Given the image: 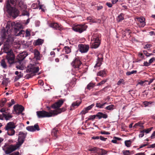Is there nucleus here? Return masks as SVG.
Wrapping results in <instances>:
<instances>
[{"instance_id":"obj_1","label":"nucleus","mask_w":155,"mask_h":155,"mask_svg":"<svg viewBox=\"0 0 155 155\" xmlns=\"http://www.w3.org/2000/svg\"><path fill=\"white\" fill-rule=\"evenodd\" d=\"M9 28L6 27L5 28L2 30L1 31V36L3 39H6L4 43L3 51L7 54L9 53L13 52L11 48V45L14 41L13 37L10 35V30Z\"/></svg>"},{"instance_id":"obj_2","label":"nucleus","mask_w":155,"mask_h":155,"mask_svg":"<svg viewBox=\"0 0 155 155\" xmlns=\"http://www.w3.org/2000/svg\"><path fill=\"white\" fill-rule=\"evenodd\" d=\"M18 0H8L6 3V8L8 14L14 18L19 15V12L17 8Z\"/></svg>"},{"instance_id":"obj_3","label":"nucleus","mask_w":155,"mask_h":155,"mask_svg":"<svg viewBox=\"0 0 155 155\" xmlns=\"http://www.w3.org/2000/svg\"><path fill=\"white\" fill-rule=\"evenodd\" d=\"M39 70L38 67H35L31 64H30L28 66L26 70V71L27 73H29V74H27L25 76V77L27 79L31 78L33 76H35V74L38 72Z\"/></svg>"},{"instance_id":"obj_4","label":"nucleus","mask_w":155,"mask_h":155,"mask_svg":"<svg viewBox=\"0 0 155 155\" xmlns=\"http://www.w3.org/2000/svg\"><path fill=\"white\" fill-rule=\"evenodd\" d=\"M27 54L26 52H23L19 54L17 56L18 61L16 62V68L22 70V61L27 56Z\"/></svg>"},{"instance_id":"obj_5","label":"nucleus","mask_w":155,"mask_h":155,"mask_svg":"<svg viewBox=\"0 0 155 155\" xmlns=\"http://www.w3.org/2000/svg\"><path fill=\"white\" fill-rule=\"evenodd\" d=\"M20 146L17 143L15 145L11 144L8 145L7 144H5L4 147L6 148V150L3 149V150L6 154H9L18 148Z\"/></svg>"},{"instance_id":"obj_6","label":"nucleus","mask_w":155,"mask_h":155,"mask_svg":"<svg viewBox=\"0 0 155 155\" xmlns=\"http://www.w3.org/2000/svg\"><path fill=\"white\" fill-rule=\"evenodd\" d=\"M36 114L38 118L50 117L53 115L52 112H48L45 110L38 111H37Z\"/></svg>"},{"instance_id":"obj_7","label":"nucleus","mask_w":155,"mask_h":155,"mask_svg":"<svg viewBox=\"0 0 155 155\" xmlns=\"http://www.w3.org/2000/svg\"><path fill=\"white\" fill-rule=\"evenodd\" d=\"M87 26L84 25H77L73 27V29L76 32L81 33L86 30Z\"/></svg>"},{"instance_id":"obj_8","label":"nucleus","mask_w":155,"mask_h":155,"mask_svg":"<svg viewBox=\"0 0 155 155\" xmlns=\"http://www.w3.org/2000/svg\"><path fill=\"white\" fill-rule=\"evenodd\" d=\"M15 56L13 52L9 53L8 54H7L6 59L7 60L8 63L10 65L15 63Z\"/></svg>"},{"instance_id":"obj_9","label":"nucleus","mask_w":155,"mask_h":155,"mask_svg":"<svg viewBox=\"0 0 155 155\" xmlns=\"http://www.w3.org/2000/svg\"><path fill=\"white\" fill-rule=\"evenodd\" d=\"M94 37H95V41L91 46V48H97L99 46L101 42L100 35L95 34L94 35Z\"/></svg>"},{"instance_id":"obj_10","label":"nucleus","mask_w":155,"mask_h":155,"mask_svg":"<svg viewBox=\"0 0 155 155\" xmlns=\"http://www.w3.org/2000/svg\"><path fill=\"white\" fill-rule=\"evenodd\" d=\"M27 134V133H24L22 132H20L19 133V136L18 139V142L17 143L20 146H21L24 142Z\"/></svg>"},{"instance_id":"obj_11","label":"nucleus","mask_w":155,"mask_h":155,"mask_svg":"<svg viewBox=\"0 0 155 155\" xmlns=\"http://www.w3.org/2000/svg\"><path fill=\"white\" fill-rule=\"evenodd\" d=\"M66 99H61L58 100L56 102L51 106V107L56 109L59 108L63 104L64 102L65 101Z\"/></svg>"},{"instance_id":"obj_12","label":"nucleus","mask_w":155,"mask_h":155,"mask_svg":"<svg viewBox=\"0 0 155 155\" xmlns=\"http://www.w3.org/2000/svg\"><path fill=\"white\" fill-rule=\"evenodd\" d=\"M82 64L81 62L78 58H75L71 64L73 67L77 70H79Z\"/></svg>"},{"instance_id":"obj_13","label":"nucleus","mask_w":155,"mask_h":155,"mask_svg":"<svg viewBox=\"0 0 155 155\" xmlns=\"http://www.w3.org/2000/svg\"><path fill=\"white\" fill-rule=\"evenodd\" d=\"M13 108L15 113L18 114H21L24 110V108L23 106L18 104L15 105Z\"/></svg>"},{"instance_id":"obj_14","label":"nucleus","mask_w":155,"mask_h":155,"mask_svg":"<svg viewBox=\"0 0 155 155\" xmlns=\"http://www.w3.org/2000/svg\"><path fill=\"white\" fill-rule=\"evenodd\" d=\"M78 50L82 53L87 52L89 50V46L85 44H79L78 45Z\"/></svg>"},{"instance_id":"obj_15","label":"nucleus","mask_w":155,"mask_h":155,"mask_svg":"<svg viewBox=\"0 0 155 155\" xmlns=\"http://www.w3.org/2000/svg\"><path fill=\"white\" fill-rule=\"evenodd\" d=\"M16 7H18L21 11L26 10L27 6L24 1L21 0H18Z\"/></svg>"},{"instance_id":"obj_16","label":"nucleus","mask_w":155,"mask_h":155,"mask_svg":"<svg viewBox=\"0 0 155 155\" xmlns=\"http://www.w3.org/2000/svg\"><path fill=\"white\" fill-rule=\"evenodd\" d=\"M26 129L29 131L34 132L36 130L38 131L40 129L38 124H35L34 126H28L26 127Z\"/></svg>"},{"instance_id":"obj_17","label":"nucleus","mask_w":155,"mask_h":155,"mask_svg":"<svg viewBox=\"0 0 155 155\" xmlns=\"http://www.w3.org/2000/svg\"><path fill=\"white\" fill-rule=\"evenodd\" d=\"M50 27L54 28L56 29H58L60 31H61L63 30V28L62 26L59 24L57 23H52L50 24Z\"/></svg>"},{"instance_id":"obj_18","label":"nucleus","mask_w":155,"mask_h":155,"mask_svg":"<svg viewBox=\"0 0 155 155\" xmlns=\"http://www.w3.org/2000/svg\"><path fill=\"white\" fill-rule=\"evenodd\" d=\"M66 110V107H63L61 108H59L56 109L51 110L53 113V115H55L58 114H60L62 112L65 111Z\"/></svg>"},{"instance_id":"obj_19","label":"nucleus","mask_w":155,"mask_h":155,"mask_svg":"<svg viewBox=\"0 0 155 155\" xmlns=\"http://www.w3.org/2000/svg\"><path fill=\"white\" fill-rule=\"evenodd\" d=\"M16 127L15 123L13 122H10L8 123L5 126L6 130L12 129L15 128Z\"/></svg>"},{"instance_id":"obj_20","label":"nucleus","mask_w":155,"mask_h":155,"mask_svg":"<svg viewBox=\"0 0 155 155\" xmlns=\"http://www.w3.org/2000/svg\"><path fill=\"white\" fill-rule=\"evenodd\" d=\"M96 116L99 119H100L102 118L104 119H106L108 117V116L107 114H104L101 112H98L96 114Z\"/></svg>"},{"instance_id":"obj_21","label":"nucleus","mask_w":155,"mask_h":155,"mask_svg":"<svg viewBox=\"0 0 155 155\" xmlns=\"http://www.w3.org/2000/svg\"><path fill=\"white\" fill-rule=\"evenodd\" d=\"M103 59V58H100L98 57L97 59V63L95 65L94 67L96 68L100 67L102 64V62Z\"/></svg>"},{"instance_id":"obj_22","label":"nucleus","mask_w":155,"mask_h":155,"mask_svg":"<svg viewBox=\"0 0 155 155\" xmlns=\"http://www.w3.org/2000/svg\"><path fill=\"white\" fill-rule=\"evenodd\" d=\"M35 58L37 60H40L41 59L39 52L37 49H35L34 51Z\"/></svg>"},{"instance_id":"obj_23","label":"nucleus","mask_w":155,"mask_h":155,"mask_svg":"<svg viewBox=\"0 0 155 155\" xmlns=\"http://www.w3.org/2000/svg\"><path fill=\"white\" fill-rule=\"evenodd\" d=\"M99 150H100L99 148L95 147H89L88 149V151L92 152L93 153H94L97 152L99 151Z\"/></svg>"},{"instance_id":"obj_24","label":"nucleus","mask_w":155,"mask_h":155,"mask_svg":"<svg viewBox=\"0 0 155 155\" xmlns=\"http://www.w3.org/2000/svg\"><path fill=\"white\" fill-rule=\"evenodd\" d=\"M44 41L43 40L38 38L35 41L34 45H41L43 43Z\"/></svg>"},{"instance_id":"obj_25","label":"nucleus","mask_w":155,"mask_h":155,"mask_svg":"<svg viewBox=\"0 0 155 155\" xmlns=\"http://www.w3.org/2000/svg\"><path fill=\"white\" fill-rule=\"evenodd\" d=\"M106 74V71L105 70H103L101 71L98 72L97 74V76H101L102 77H103L105 76V75Z\"/></svg>"},{"instance_id":"obj_26","label":"nucleus","mask_w":155,"mask_h":155,"mask_svg":"<svg viewBox=\"0 0 155 155\" xmlns=\"http://www.w3.org/2000/svg\"><path fill=\"white\" fill-rule=\"evenodd\" d=\"M124 14L123 13H120V15L117 17V21L118 22H119L123 20L124 19Z\"/></svg>"},{"instance_id":"obj_27","label":"nucleus","mask_w":155,"mask_h":155,"mask_svg":"<svg viewBox=\"0 0 155 155\" xmlns=\"http://www.w3.org/2000/svg\"><path fill=\"white\" fill-rule=\"evenodd\" d=\"M58 130L57 129H54L52 130L51 132L52 135L56 138L57 137V134Z\"/></svg>"},{"instance_id":"obj_28","label":"nucleus","mask_w":155,"mask_h":155,"mask_svg":"<svg viewBox=\"0 0 155 155\" xmlns=\"http://www.w3.org/2000/svg\"><path fill=\"white\" fill-rule=\"evenodd\" d=\"M2 115L6 120H9L12 117V116L9 113L7 114L3 113Z\"/></svg>"},{"instance_id":"obj_29","label":"nucleus","mask_w":155,"mask_h":155,"mask_svg":"<svg viewBox=\"0 0 155 155\" xmlns=\"http://www.w3.org/2000/svg\"><path fill=\"white\" fill-rule=\"evenodd\" d=\"M137 126L140 127H142V129L144 128V127L143 126V123L141 122H139L135 124L133 126V127L136 128L137 127Z\"/></svg>"},{"instance_id":"obj_30","label":"nucleus","mask_w":155,"mask_h":155,"mask_svg":"<svg viewBox=\"0 0 155 155\" xmlns=\"http://www.w3.org/2000/svg\"><path fill=\"white\" fill-rule=\"evenodd\" d=\"M63 50L65 51L66 54H68L70 53L71 52V48L68 46H66L64 47Z\"/></svg>"},{"instance_id":"obj_31","label":"nucleus","mask_w":155,"mask_h":155,"mask_svg":"<svg viewBox=\"0 0 155 155\" xmlns=\"http://www.w3.org/2000/svg\"><path fill=\"white\" fill-rule=\"evenodd\" d=\"M6 130H8L7 134L9 136L13 135L15 134V131L13 129Z\"/></svg>"},{"instance_id":"obj_32","label":"nucleus","mask_w":155,"mask_h":155,"mask_svg":"<svg viewBox=\"0 0 155 155\" xmlns=\"http://www.w3.org/2000/svg\"><path fill=\"white\" fill-rule=\"evenodd\" d=\"M132 143V141L131 140H126L124 142L125 146L127 147H130L131 146Z\"/></svg>"},{"instance_id":"obj_33","label":"nucleus","mask_w":155,"mask_h":155,"mask_svg":"<svg viewBox=\"0 0 155 155\" xmlns=\"http://www.w3.org/2000/svg\"><path fill=\"white\" fill-rule=\"evenodd\" d=\"M81 102L78 101H77L73 103L72 104V106L74 108L77 107L79 106L81 104Z\"/></svg>"},{"instance_id":"obj_34","label":"nucleus","mask_w":155,"mask_h":155,"mask_svg":"<svg viewBox=\"0 0 155 155\" xmlns=\"http://www.w3.org/2000/svg\"><path fill=\"white\" fill-rule=\"evenodd\" d=\"M1 66L4 68H7V66L6 65V63L5 61L3 59L1 62Z\"/></svg>"},{"instance_id":"obj_35","label":"nucleus","mask_w":155,"mask_h":155,"mask_svg":"<svg viewBox=\"0 0 155 155\" xmlns=\"http://www.w3.org/2000/svg\"><path fill=\"white\" fill-rule=\"evenodd\" d=\"M94 86V84L92 83H90L87 86L86 88L89 90L93 88Z\"/></svg>"},{"instance_id":"obj_36","label":"nucleus","mask_w":155,"mask_h":155,"mask_svg":"<svg viewBox=\"0 0 155 155\" xmlns=\"http://www.w3.org/2000/svg\"><path fill=\"white\" fill-rule=\"evenodd\" d=\"M39 3L38 4L39 5V6H38V8L39 7V8L40 9H41V11L43 12H45V7L44 5L40 4V2L39 1H38Z\"/></svg>"},{"instance_id":"obj_37","label":"nucleus","mask_w":155,"mask_h":155,"mask_svg":"<svg viewBox=\"0 0 155 155\" xmlns=\"http://www.w3.org/2000/svg\"><path fill=\"white\" fill-rule=\"evenodd\" d=\"M20 74L18 75H17L15 77V78L14 80V81L15 82L19 80L20 78H21L23 75L21 74V72H20Z\"/></svg>"},{"instance_id":"obj_38","label":"nucleus","mask_w":155,"mask_h":155,"mask_svg":"<svg viewBox=\"0 0 155 155\" xmlns=\"http://www.w3.org/2000/svg\"><path fill=\"white\" fill-rule=\"evenodd\" d=\"M128 32H130V29H126L124 30L123 31H122V34L123 36L124 37L126 36L127 33Z\"/></svg>"},{"instance_id":"obj_39","label":"nucleus","mask_w":155,"mask_h":155,"mask_svg":"<svg viewBox=\"0 0 155 155\" xmlns=\"http://www.w3.org/2000/svg\"><path fill=\"white\" fill-rule=\"evenodd\" d=\"M137 71L136 70H133L131 71H127L126 72V75L129 76L134 74H136Z\"/></svg>"},{"instance_id":"obj_40","label":"nucleus","mask_w":155,"mask_h":155,"mask_svg":"<svg viewBox=\"0 0 155 155\" xmlns=\"http://www.w3.org/2000/svg\"><path fill=\"white\" fill-rule=\"evenodd\" d=\"M97 117L96 114L93 115H91L89 116V117L88 118V119L86 120V121H88L90 120H93Z\"/></svg>"},{"instance_id":"obj_41","label":"nucleus","mask_w":155,"mask_h":155,"mask_svg":"<svg viewBox=\"0 0 155 155\" xmlns=\"http://www.w3.org/2000/svg\"><path fill=\"white\" fill-rule=\"evenodd\" d=\"M153 127H150L148 128H147L146 129H144L143 130V132L144 133H145L146 134H148L150 133V132L152 129Z\"/></svg>"},{"instance_id":"obj_42","label":"nucleus","mask_w":155,"mask_h":155,"mask_svg":"<svg viewBox=\"0 0 155 155\" xmlns=\"http://www.w3.org/2000/svg\"><path fill=\"white\" fill-rule=\"evenodd\" d=\"M114 105L112 104L109 105L106 107L105 108L106 110H110L113 109Z\"/></svg>"},{"instance_id":"obj_43","label":"nucleus","mask_w":155,"mask_h":155,"mask_svg":"<svg viewBox=\"0 0 155 155\" xmlns=\"http://www.w3.org/2000/svg\"><path fill=\"white\" fill-rule=\"evenodd\" d=\"M22 12V15H27L29 16V13L27 11L26 9L24 11H21Z\"/></svg>"},{"instance_id":"obj_44","label":"nucleus","mask_w":155,"mask_h":155,"mask_svg":"<svg viewBox=\"0 0 155 155\" xmlns=\"http://www.w3.org/2000/svg\"><path fill=\"white\" fill-rule=\"evenodd\" d=\"M21 28V25L18 24H17L15 26V29L17 30L20 29Z\"/></svg>"},{"instance_id":"obj_45","label":"nucleus","mask_w":155,"mask_h":155,"mask_svg":"<svg viewBox=\"0 0 155 155\" xmlns=\"http://www.w3.org/2000/svg\"><path fill=\"white\" fill-rule=\"evenodd\" d=\"M124 80L123 79H120L117 82V84L118 85H120L121 83L124 84Z\"/></svg>"},{"instance_id":"obj_46","label":"nucleus","mask_w":155,"mask_h":155,"mask_svg":"<svg viewBox=\"0 0 155 155\" xmlns=\"http://www.w3.org/2000/svg\"><path fill=\"white\" fill-rule=\"evenodd\" d=\"M123 154L124 155H130L129 150H125L123 151Z\"/></svg>"},{"instance_id":"obj_47","label":"nucleus","mask_w":155,"mask_h":155,"mask_svg":"<svg viewBox=\"0 0 155 155\" xmlns=\"http://www.w3.org/2000/svg\"><path fill=\"white\" fill-rule=\"evenodd\" d=\"M107 81V80H104L100 82V83H98L97 85H101L104 84Z\"/></svg>"},{"instance_id":"obj_48","label":"nucleus","mask_w":155,"mask_h":155,"mask_svg":"<svg viewBox=\"0 0 155 155\" xmlns=\"http://www.w3.org/2000/svg\"><path fill=\"white\" fill-rule=\"evenodd\" d=\"M96 107L100 108H102L103 107L102 104L100 103H97L96 104Z\"/></svg>"},{"instance_id":"obj_49","label":"nucleus","mask_w":155,"mask_h":155,"mask_svg":"<svg viewBox=\"0 0 155 155\" xmlns=\"http://www.w3.org/2000/svg\"><path fill=\"white\" fill-rule=\"evenodd\" d=\"M143 53L147 57H149L151 55H152L153 54H150L148 53L147 51H143Z\"/></svg>"},{"instance_id":"obj_50","label":"nucleus","mask_w":155,"mask_h":155,"mask_svg":"<svg viewBox=\"0 0 155 155\" xmlns=\"http://www.w3.org/2000/svg\"><path fill=\"white\" fill-rule=\"evenodd\" d=\"M152 46V45L151 44H147L145 45L144 48L145 49H148L150 48Z\"/></svg>"},{"instance_id":"obj_51","label":"nucleus","mask_w":155,"mask_h":155,"mask_svg":"<svg viewBox=\"0 0 155 155\" xmlns=\"http://www.w3.org/2000/svg\"><path fill=\"white\" fill-rule=\"evenodd\" d=\"M95 104H93L91 105L86 107V109H87L88 110H91L94 106Z\"/></svg>"},{"instance_id":"obj_52","label":"nucleus","mask_w":155,"mask_h":155,"mask_svg":"<svg viewBox=\"0 0 155 155\" xmlns=\"http://www.w3.org/2000/svg\"><path fill=\"white\" fill-rule=\"evenodd\" d=\"M88 110L87 109H86V108H85L81 112V113L83 114H85L86 113H87L88 112Z\"/></svg>"},{"instance_id":"obj_53","label":"nucleus","mask_w":155,"mask_h":155,"mask_svg":"<svg viewBox=\"0 0 155 155\" xmlns=\"http://www.w3.org/2000/svg\"><path fill=\"white\" fill-rule=\"evenodd\" d=\"M15 104V102L14 99H12L11 100V103H8V107H11L13 104Z\"/></svg>"},{"instance_id":"obj_54","label":"nucleus","mask_w":155,"mask_h":155,"mask_svg":"<svg viewBox=\"0 0 155 155\" xmlns=\"http://www.w3.org/2000/svg\"><path fill=\"white\" fill-rule=\"evenodd\" d=\"M140 133L139 135V137H142L144 135V132L143 131L141 130L140 132Z\"/></svg>"},{"instance_id":"obj_55","label":"nucleus","mask_w":155,"mask_h":155,"mask_svg":"<svg viewBox=\"0 0 155 155\" xmlns=\"http://www.w3.org/2000/svg\"><path fill=\"white\" fill-rule=\"evenodd\" d=\"M145 19L143 18H137L138 21L140 22V23L144 22Z\"/></svg>"},{"instance_id":"obj_56","label":"nucleus","mask_w":155,"mask_h":155,"mask_svg":"<svg viewBox=\"0 0 155 155\" xmlns=\"http://www.w3.org/2000/svg\"><path fill=\"white\" fill-rule=\"evenodd\" d=\"M139 26L140 27H143L145 25V22H144L138 23Z\"/></svg>"},{"instance_id":"obj_57","label":"nucleus","mask_w":155,"mask_h":155,"mask_svg":"<svg viewBox=\"0 0 155 155\" xmlns=\"http://www.w3.org/2000/svg\"><path fill=\"white\" fill-rule=\"evenodd\" d=\"M151 103L150 102L145 101L143 102V104L145 106H147L149 104H151Z\"/></svg>"},{"instance_id":"obj_58","label":"nucleus","mask_w":155,"mask_h":155,"mask_svg":"<svg viewBox=\"0 0 155 155\" xmlns=\"http://www.w3.org/2000/svg\"><path fill=\"white\" fill-rule=\"evenodd\" d=\"M101 133L102 134H106L109 135L110 134V133L108 132L105 131H101Z\"/></svg>"},{"instance_id":"obj_59","label":"nucleus","mask_w":155,"mask_h":155,"mask_svg":"<svg viewBox=\"0 0 155 155\" xmlns=\"http://www.w3.org/2000/svg\"><path fill=\"white\" fill-rule=\"evenodd\" d=\"M32 7L34 8H38V6L37 4H33L31 5Z\"/></svg>"},{"instance_id":"obj_60","label":"nucleus","mask_w":155,"mask_h":155,"mask_svg":"<svg viewBox=\"0 0 155 155\" xmlns=\"http://www.w3.org/2000/svg\"><path fill=\"white\" fill-rule=\"evenodd\" d=\"M9 155H20V154L19 152L17 151L10 153Z\"/></svg>"},{"instance_id":"obj_61","label":"nucleus","mask_w":155,"mask_h":155,"mask_svg":"<svg viewBox=\"0 0 155 155\" xmlns=\"http://www.w3.org/2000/svg\"><path fill=\"white\" fill-rule=\"evenodd\" d=\"M155 60V58L154 57L152 58H151L149 60V63L150 64H150L151 63H152L153 62V61Z\"/></svg>"},{"instance_id":"obj_62","label":"nucleus","mask_w":155,"mask_h":155,"mask_svg":"<svg viewBox=\"0 0 155 155\" xmlns=\"http://www.w3.org/2000/svg\"><path fill=\"white\" fill-rule=\"evenodd\" d=\"M138 56L141 58V59L143 60L144 59V56L143 53H139L138 54Z\"/></svg>"},{"instance_id":"obj_63","label":"nucleus","mask_w":155,"mask_h":155,"mask_svg":"<svg viewBox=\"0 0 155 155\" xmlns=\"http://www.w3.org/2000/svg\"><path fill=\"white\" fill-rule=\"evenodd\" d=\"M99 138H100L101 140L104 141H105L107 139V138H104L102 136L99 137Z\"/></svg>"},{"instance_id":"obj_64","label":"nucleus","mask_w":155,"mask_h":155,"mask_svg":"<svg viewBox=\"0 0 155 155\" xmlns=\"http://www.w3.org/2000/svg\"><path fill=\"white\" fill-rule=\"evenodd\" d=\"M150 137L151 139L155 138V131H154Z\"/></svg>"}]
</instances>
